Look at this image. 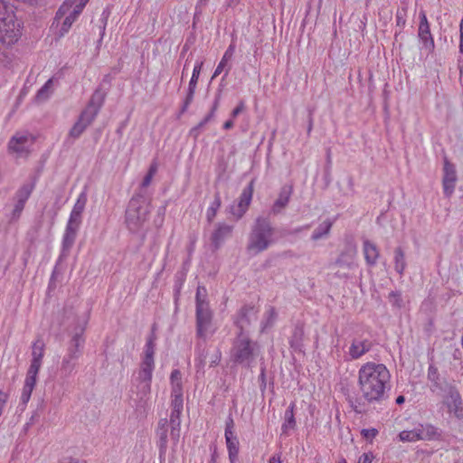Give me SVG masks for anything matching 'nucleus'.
<instances>
[{"label": "nucleus", "instance_id": "obj_1", "mask_svg": "<svg viewBox=\"0 0 463 463\" xmlns=\"http://www.w3.org/2000/svg\"><path fill=\"white\" fill-rule=\"evenodd\" d=\"M391 374L383 364L367 362L358 371L360 397L348 395L347 402L357 414L368 411V406L382 405L389 399Z\"/></svg>", "mask_w": 463, "mask_h": 463}, {"label": "nucleus", "instance_id": "obj_2", "mask_svg": "<svg viewBox=\"0 0 463 463\" xmlns=\"http://www.w3.org/2000/svg\"><path fill=\"white\" fill-rule=\"evenodd\" d=\"M275 229L268 217L256 218L249 233L246 251L250 256H256L273 244L272 239Z\"/></svg>", "mask_w": 463, "mask_h": 463}, {"label": "nucleus", "instance_id": "obj_3", "mask_svg": "<svg viewBox=\"0 0 463 463\" xmlns=\"http://www.w3.org/2000/svg\"><path fill=\"white\" fill-rule=\"evenodd\" d=\"M259 353L258 343L251 340L248 334L236 333L231 349V359L234 364L250 368Z\"/></svg>", "mask_w": 463, "mask_h": 463}, {"label": "nucleus", "instance_id": "obj_4", "mask_svg": "<svg viewBox=\"0 0 463 463\" xmlns=\"http://www.w3.org/2000/svg\"><path fill=\"white\" fill-rule=\"evenodd\" d=\"M85 324L86 322L81 325L79 324L74 329L73 335L67 349V354L63 356L60 367V375L62 379H66L71 375L77 366L78 360L82 354L83 345L85 342L83 337Z\"/></svg>", "mask_w": 463, "mask_h": 463}, {"label": "nucleus", "instance_id": "obj_5", "mask_svg": "<svg viewBox=\"0 0 463 463\" xmlns=\"http://www.w3.org/2000/svg\"><path fill=\"white\" fill-rule=\"evenodd\" d=\"M150 203L141 194H135L126 211V223L130 232H136L146 222L150 213Z\"/></svg>", "mask_w": 463, "mask_h": 463}, {"label": "nucleus", "instance_id": "obj_6", "mask_svg": "<svg viewBox=\"0 0 463 463\" xmlns=\"http://www.w3.org/2000/svg\"><path fill=\"white\" fill-rule=\"evenodd\" d=\"M22 23L14 14H6L0 18V42L6 45L14 44L22 35Z\"/></svg>", "mask_w": 463, "mask_h": 463}, {"label": "nucleus", "instance_id": "obj_7", "mask_svg": "<svg viewBox=\"0 0 463 463\" xmlns=\"http://www.w3.org/2000/svg\"><path fill=\"white\" fill-rule=\"evenodd\" d=\"M213 314L209 304H198L196 307V335L205 339L212 324Z\"/></svg>", "mask_w": 463, "mask_h": 463}, {"label": "nucleus", "instance_id": "obj_8", "mask_svg": "<svg viewBox=\"0 0 463 463\" xmlns=\"http://www.w3.org/2000/svg\"><path fill=\"white\" fill-rule=\"evenodd\" d=\"M254 182L255 180L252 179L242 190L238 204L236 206H231L230 213L235 217L236 221L240 220L245 214L250 204L254 191Z\"/></svg>", "mask_w": 463, "mask_h": 463}, {"label": "nucleus", "instance_id": "obj_9", "mask_svg": "<svg viewBox=\"0 0 463 463\" xmlns=\"http://www.w3.org/2000/svg\"><path fill=\"white\" fill-rule=\"evenodd\" d=\"M442 170H443V176H442L443 192L447 197H450L454 194L456 184L458 181L456 166L447 157H444V164H443Z\"/></svg>", "mask_w": 463, "mask_h": 463}, {"label": "nucleus", "instance_id": "obj_10", "mask_svg": "<svg viewBox=\"0 0 463 463\" xmlns=\"http://www.w3.org/2000/svg\"><path fill=\"white\" fill-rule=\"evenodd\" d=\"M444 393V403L448 407L449 411L453 412L454 415L458 419L463 418L462 399L457 387L455 385L447 387Z\"/></svg>", "mask_w": 463, "mask_h": 463}, {"label": "nucleus", "instance_id": "obj_11", "mask_svg": "<svg viewBox=\"0 0 463 463\" xmlns=\"http://www.w3.org/2000/svg\"><path fill=\"white\" fill-rule=\"evenodd\" d=\"M107 95V90H103L102 87H98L94 90L93 94L90 97V99L88 102L87 107L83 110L84 115H89L90 118H96L104 104Z\"/></svg>", "mask_w": 463, "mask_h": 463}, {"label": "nucleus", "instance_id": "obj_12", "mask_svg": "<svg viewBox=\"0 0 463 463\" xmlns=\"http://www.w3.org/2000/svg\"><path fill=\"white\" fill-rule=\"evenodd\" d=\"M168 432L170 433V426L168 425L167 419H160L156 430V436L157 439L156 445L158 447L159 458L161 461L165 460V458L168 442Z\"/></svg>", "mask_w": 463, "mask_h": 463}, {"label": "nucleus", "instance_id": "obj_13", "mask_svg": "<svg viewBox=\"0 0 463 463\" xmlns=\"http://www.w3.org/2000/svg\"><path fill=\"white\" fill-rule=\"evenodd\" d=\"M256 319V312L253 306L245 305L238 312L234 325L238 329L237 333L247 334L251 321Z\"/></svg>", "mask_w": 463, "mask_h": 463}, {"label": "nucleus", "instance_id": "obj_14", "mask_svg": "<svg viewBox=\"0 0 463 463\" xmlns=\"http://www.w3.org/2000/svg\"><path fill=\"white\" fill-rule=\"evenodd\" d=\"M292 193V184H286L280 188L278 198L275 200L270 209V213L273 215H278L285 210L290 201Z\"/></svg>", "mask_w": 463, "mask_h": 463}, {"label": "nucleus", "instance_id": "obj_15", "mask_svg": "<svg viewBox=\"0 0 463 463\" xmlns=\"http://www.w3.org/2000/svg\"><path fill=\"white\" fill-rule=\"evenodd\" d=\"M233 226L224 222H218L211 235V241L214 250H218L224 241L232 236Z\"/></svg>", "mask_w": 463, "mask_h": 463}, {"label": "nucleus", "instance_id": "obj_16", "mask_svg": "<svg viewBox=\"0 0 463 463\" xmlns=\"http://www.w3.org/2000/svg\"><path fill=\"white\" fill-rule=\"evenodd\" d=\"M373 347V342L369 339L354 338L349 347L348 354L352 359L356 360L369 352Z\"/></svg>", "mask_w": 463, "mask_h": 463}, {"label": "nucleus", "instance_id": "obj_17", "mask_svg": "<svg viewBox=\"0 0 463 463\" xmlns=\"http://www.w3.org/2000/svg\"><path fill=\"white\" fill-rule=\"evenodd\" d=\"M428 380L431 383V391L446 392L447 387H451L453 384L448 383L445 379H442L439 373L438 368L434 364H430L428 368Z\"/></svg>", "mask_w": 463, "mask_h": 463}, {"label": "nucleus", "instance_id": "obj_18", "mask_svg": "<svg viewBox=\"0 0 463 463\" xmlns=\"http://www.w3.org/2000/svg\"><path fill=\"white\" fill-rule=\"evenodd\" d=\"M182 411L173 410L170 414L168 425L170 426V439L174 446H176L181 433V416Z\"/></svg>", "mask_w": 463, "mask_h": 463}, {"label": "nucleus", "instance_id": "obj_19", "mask_svg": "<svg viewBox=\"0 0 463 463\" xmlns=\"http://www.w3.org/2000/svg\"><path fill=\"white\" fill-rule=\"evenodd\" d=\"M94 118H90L89 115L85 116L84 112L82 111L78 120L71 128L69 136L74 139L79 138L80 135L86 130V128L94 121Z\"/></svg>", "mask_w": 463, "mask_h": 463}, {"label": "nucleus", "instance_id": "obj_20", "mask_svg": "<svg viewBox=\"0 0 463 463\" xmlns=\"http://www.w3.org/2000/svg\"><path fill=\"white\" fill-rule=\"evenodd\" d=\"M196 357H195V368L197 373H204V366L206 364V359L209 354V351L206 347L205 342H198L196 344Z\"/></svg>", "mask_w": 463, "mask_h": 463}, {"label": "nucleus", "instance_id": "obj_21", "mask_svg": "<svg viewBox=\"0 0 463 463\" xmlns=\"http://www.w3.org/2000/svg\"><path fill=\"white\" fill-rule=\"evenodd\" d=\"M363 250L366 263L369 266H374L380 255L377 246L369 240H365L364 241Z\"/></svg>", "mask_w": 463, "mask_h": 463}, {"label": "nucleus", "instance_id": "obj_22", "mask_svg": "<svg viewBox=\"0 0 463 463\" xmlns=\"http://www.w3.org/2000/svg\"><path fill=\"white\" fill-rule=\"evenodd\" d=\"M303 340V326L300 324H297L293 329L292 335L289 338V345L295 352H302Z\"/></svg>", "mask_w": 463, "mask_h": 463}, {"label": "nucleus", "instance_id": "obj_23", "mask_svg": "<svg viewBox=\"0 0 463 463\" xmlns=\"http://www.w3.org/2000/svg\"><path fill=\"white\" fill-rule=\"evenodd\" d=\"M420 440L439 439L440 433L438 429L430 424H420L417 427Z\"/></svg>", "mask_w": 463, "mask_h": 463}, {"label": "nucleus", "instance_id": "obj_24", "mask_svg": "<svg viewBox=\"0 0 463 463\" xmlns=\"http://www.w3.org/2000/svg\"><path fill=\"white\" fill-rule=\"evenodd\" d=\"M418 36L422 42L423 46L430 52H433L435 48L434 40L430 33V26H419Z\"/></svg>", "mask_w": 463, "mask_h": 463}, {"label": "nucleus", "instance_id": "obj_25", "mask_svg": "<svg viewBox=\"0 0 463 463\" xmlns=\"http://www.w3.org/2000/svg\"><path fill=\"white\" fill-rule=\"evenodd\" d=\"M78 229L66 226V230L62 238V254L70 251L74 244Z\"/></svg>", "mask_w": 463, "mask_h": 463}, {"label": "nucleus", "instance_id": "obj_26", "mask_svg": "<svg viewBox=\"0 0 463 463\" xmlns=\"http://www.w3.org/2000/svg\"><path fill=\"white\" fill-rule=\"evenodd\" d=\"M295 407L296 404L294 402H291L285 411V421L281 427L283 433H287L288 430H294L296 427V420L294 416Z\"/></svg>", "mask_w": 463, "mask_h": 463}, {"label": "nucleus", "instance_id": "obj_27", "mask_svg": "<svg viewBox=\"0 0 463 463\" xmlns=\"http://www.w3.org/2000/svg\"><path fill=\"white\" fill-rule=\"evenodd\" d=\"M234 51H235V44L232 43L229 45V47L227 48V50L225 51V52H224V54H223V56L222 58L221 61L217 65V67H216V69H215V71L213 72V75L212 77V80L214 79L215 77H217L219 74L222 73V71H223V69L227 65V62L232 58Z\"/></svg>", "mask_w": 463, "mask_h": 463}, {"label": "nucleus", "instance_id": "obj_28", "mask_svg": "<svg viewBox=\"0 0 463 463\" xmlns=\"http://www.w3.org/2000/svg\"><path fill=\"white\" fill-rule=\"evenodd\" d=\"M154 368L155 364L142 362L137 377L138 383H151Z\"/></svg>", "mask_w": 463, "mask_h": 463}, {"label": "nucleus", "instance_id": "obj_29", "mask_svg": "<svg viewBox=\"0 0 463 463\" xmlns=\"http://www.w3.org/2000/svg\"><path fill=\"white\" fill-rule=\"evenodd\" d=\"M27 141L28 137L26 136H14L8 143V148L15 153L21 154L25 151L24 145Z\"/></svg>", "mask_w": 463, "mask_h": 463}, {"label": "nucleus", "instance_id": "obj_30", "mask_svg": "<svg viewBox=\"0 0 463 463\" xmlns=\"http://www.w3.org/2000/svg\"><path fill=\"white\" fill-rule=\"evenodd\" d=\"M333 222L330 220H326L322 223H320L313 232L311 235V239L313 241H318L322 239L324 236L327 235L332 228Z\"/></svg>", "mask_w": 463, "mask_h": 463}, {"label": "nucleus", "instance_id": "obj_31", "mask_svg": "<svg viewBox=\"0 0 463 463\" xmlns=\"http://www.w3.org/2000/svg\"><path fill=\"white\" fill-rule=\"evenodd\" d=\"M406 268L405 253L402 247L394 250V269L400 275L403 274Z\"/></svg>", "mask_w": 463, "mask_h": 463}, {"label": "nucleus", "instance_id": "obj_32", "mask_svg": "<svg viewBox=\"0 0 463 463\" xmlns=\"http://www.w3.org/2000/svg\"><path fill=\"white\" fill-rule=\"evenodd\" d=\"M35 181L31 184H24L22 185L15 194L17 201L25 203L33 191Z\"/></svg>", "mask_w": 463, "mask_h": 463}, {"label": "nucleus", "instance_id": "obj_33", "mask_svg": "<svg viewBox=\"0 0 463 463\" xmlns=\"http://www.w3.org/2000/svg\"><path fill=\"white\" fill-rule=\"evenodd\" d=\"M79 15H80L79 11L73 10L72 12H71L69 14V15H67L65 17V19L62 22V24L61 26L60 32H59L60 37H62L65 33H67L69 32L72 24L76 21V19L78 18Z\"/></svg>", "mask_w": 463, "mask_h": 463}, {"label": "nucleus", "instance_id": "obj_34", "mask_svg": "<svg viewBox=\"0 0 463 463\" xmlns=\"http://www.w3.org/2000/svg\"><path fill=\"white\" fill-rule=\"evenodd\" d=\"M221 204H222L221 196H220V194L217 192L214 194L213 202L211 203L210 207L207 209L206 219H207L208 222H212L214 220L217 211L221 207Z\"/></svg>", "mask_w": 463, "mask_h": 463}, {"label": "nucleus", "instance_id": "obj_35", "mask_svg": "<svg viewBox=\"0 0 463 463\" xmlns=\"http://www.w3.org/2000/svg\"><path fill=\"white\" fill-rule=\"evenodd\" d=\"M222 98V89H219L215 94L214 101L213 103V106L209 111V113L201 120L203 125H206L208 122H210L212 119H213L215 116V112L218 109L220 100Z\"/></svg>", "mask_w": 463, "mask_h": 463}, {"label": "nucleus", "instance_id": "obj_36", "mask_svg": "<svg viewBox=\"0 0 463 463\" xmlns=\"http://www.w3.org/2000/svg\"><path fill=\"white\" fill-rule=\"evenodd\" d=\"M52 86V79H49L43 86L37 91L35 95V101L43 102L49 99L51 89Z\"/></svg>", "mask_w": 463, "mask_h": 463}, {"label": "nucleus", "instance_id": "obj_37", "mask_svg": "<svg viewBox=\"0 0 463 463\" xmlns=\"http://www.w3.org/2000/svg\"><path fill=\"white\" fill-rule=\"evenodd\" d=\"M45 344L43 340L39 337L32 345V358L43 360L44 355Z\"/></svg>", "mask_w": 463, "mask_h": 463}, {"label": "nucleus", "instance_id": "obj_38", "mask_svg": "<svg viewBox=\"0 0 463 463\" xmlns=\"http://www.w3.org/2000/svg\"><path fill=\"white\" fill-rule=\"evenodd\" d=\"M399 439L401 441H417L420 440L419 432L417 427L411 430H402L399 433Z\"/></svg>", "mask_w": 463, "mask_h": 463}, {"label": "nucleus", "instance_id": "obj_39", "mask_svg": "<svg viewBox=\"0 0 463 463\" xmlns=\"http://www.w3.org/2000/svg\"><path fill=\"white\" fill-rule=\"evenodd\" d=\"M156 349V343H152L151 341H146L144 351V357L142 362H146L150 364H155L154 362V354Z\"/></svg>", "mask_w": 463, "mask_h": 463}, {"label": "nucleus", "instance_id": "obj_40", "mask_svg": "<svg viewBox=\"0 0 463 463\" xmlns=\"http://www.w3.org/2000/svg\"><path fill=\"white\" fill-rule=\"evenodd\" d=\"M228 452H239V439L235 434L224 435Z\"/></svg>", "mask_w": 463, "mask_h": 463}, {"label": "nucleus", "instance_id": "obj_41", "mask_svg": "<svg viewBox=\"0 0 463 463\" xmlns=\"http://www.w3.org/2000/svg\"><path fill=\"white\" fill-rule=\"evenodd\" d=\"M86 203H87V194L85 192H82L80 194V195L72 208V212L79 213L82 214V213L85 209Z\"/></svg>", "mask_w": 463, "mask_h": 463}, {"label": "nucleus", "instance_id": "obj_42", "mask_svg": "<svg viewBox=\"0 0 463 463\" xmlns=\"http://www.w3.org/2000/svg\"><path fill=\"white\" fill-rule=\"evenodd\" d=\"M75 0H66L58 9L55 14V20L61 19L74 5Z\"/></svg>", "mask_w": 463, "mask_h": 463}, {"label": "nucleus", "instance_id": "obj_43", "mask_svg": "<svg viewBox=\"0 0 463 463\" xmlns=\"http://www.w3.org/2000/svg\"><path fill=\"white\" fill-rule=\"evenodd\" d=\"M156 171H157V164L156 162H153L150 165L149 169L141 183L142 187H147L150 184L152 178L155 175V174L156 173Z\"/></svg>", "mask_w": 463, "mask_h": 463}, {"label": "nucleus", "instance_id": "obj_44", "mask_svg": "<svg viewBox=\"0 0 463 463\" xmlns=\"http://www.w3.org/2000/svg\"><path fill=\"white\" fill-rule=\"evenodd\" d=\"M203 64V61L197 62L195 64V66L193 70V74H192L191 80L189 81V85H188L189 88L196 89L197 81L199 79V75H200Z\"/></svg>", "mask_w": 463, "mask_h": 463}, {"label": "nucleus", "instance_id": "obj_45", "mask_svg": "<svg viewBox=\"0 0 463 463\" xmlns=\"http://www.w3.org/2000/svg\"><path fill=\"white\" fill-rule=\"evenodd\" d=\"M137 388L139 399L143 400L146 398L151 392V383H138Z\"/></svg>", "mask_w": 463, "mask_h": 463}, {"label": "nucleus", "instance_id": "obj_46", "mask_svg": "<svg viewBox=\"0 0 463 463\" xmlns=\"http://www.w3.org/2000/svg\"><path fill=\"white\" fill-rule=\"evenodd\" d=\"M207 290L203 286H198L195 294V303L198 304H209L206 300Z\"/></svg>", "mask_w": 463, "mask_h": 463}, {"label": "nucleus", "instance_id": "obj_47", "mask_svg": "<svg viewBox=\"0 0 463 463\" xmlns=\"http://www.w3.org/2000/svg\"><path fill=\"white\" fill-rule=\"evenodd\" d=\"M389 300L392 306L401 308L403 306L402 293L400 291H392L389 293Z\"/></svg>", "mask_w": 463, "mask_h": 463}, {"label": "nucleus", "instance_id": "obj_48", "mask_svg": "<svg viewBox=\"0 0 463 463\" xmlns=\"http://www.w3.org/2000/svg\"><path fill=\"white\" fill-rule=\"evenodd\" d=\"M334 265L351 269L353 266V261L348 260L347 255L345 253H341L339 257L334 262Z\"/></svg>", "mask_w": 463, "mask_h": 463}, {"label": "nucleus", "instance_id": "obj_49", "mask_svg": "<svg viewBox=\"0 0 463 463\" xmlns=\"http://www.w3.org/2000/svg\"><path fill=\"white\" fill-rule=\"evenodd\" d=\"M80 222H81V213H75V212L71 211L67 226L79 229Z\"/></svg>", "mask_w": 463, "mask_h": 463}, {"label": "nucleus", "instance_id": "obj_50", "mask_svg": "<svg viewBox=\"0 0 463 463\" xmlns=\"http://www.w3.org/2000/svg\"><path fill=\"white\" fill-rule=\"evenodd\" d=\"M378 430L375 428L363 429L361 430L362 437L370 442H372V440L378 435Z\"/></svg>", "mask_w": 463, "mask_h": 463}, {"label": "nucleus", "instance_id": "obj_51", "mask_svg": "<svg viewBox=\"0 0 463 463\" xmlns=\"http://www.w3.org/2000/svg\"><path fill=\"white\" fill-rule=\"evenodd\" d=\"M171 407L173 410L183 411L184 400L183 396H171Z\"/></svg>", "mask_w": 463, "mask_h": 463}, {"label": "nucleus", "instance_id": "obj_52", "mask_svg": "<svg viewBox=\"0 0 463 463\" xmlns=\"http://www.w3.org/2000/svg\"><path fill=\"white\" fill-rule=\"evenodd\" d=\"M36 378L37 373L27 372L24 386L33 389L36 384Z\"/></svg>", "mask_w": 463, "mask_h": 463}, {"label": "nucleus", "instance_id": "obj_53", "mask_svg": "<svg viewBox=\"0 0 463 463\" xmlns=\"http://www.w3.org/2000/svg\"><path fill=\"white\" fill-rule=\"evenodd\" d=\"M222 359V353L219 348H215L214 352L211 355L210 366H217Z\"/></svg>", "mask_w": 463, "mask_h": 463}, {"label": "nucleus", "instance_id": "obj_54", "mask_svg": "<svg viewBox=\"0 0 463 463\" xmlns=\"http://www.w3.org/2000/svg\"><path fill=\"white\" fill-rule=\"evenodd\" d=\"M42 363H43V360H41V359L32 358L31 364L28 368L27 372L38 374L40 368L42 366Z\"/></svg>", "mask_w": 463, "mask_h": 463}, {"label": "nucleus", "instance_id": "obj_55", "mask_svg": "<svg viewBox=\"0 0 463 463\" xmlns=\"http://www.w3.org/2000/svg\"><path fill=\"white\" fill-rule=\"evenodd\" d=\"M171 384L182 383V373L180 370L175 369L172 371L170 375Z\"/></svg>", "mask_w": 463, "mask_h": 463}, {"label": "nucleus", "instance_id": "obj_56", "mask_svg": "<svg viewBox=\"0 0 463 463\" xmlns=\"http://www.w3.org/2000/svg\"><path fill=\"white\" fill-rule=\"evenodd\" d=\"M33 389H32V388L24 386L22 395H21V402L23 404L25 405L29 402L32 392H33Z\"/></svg>", "mask_w": 463, "mask_h": 463}, {"label": "nucleus", "instance_id": "obj_57", "mask_svg": "<svg viewBox=\"0 0 463 463\" xmlns=\"http://www.w3.org/2000/svg\"><path fill=\"white\" fill-rule=\"evenodd\" d=\"M111 81H112V77L110 76V74H106L103 77L102 81L100 82L99 87H102L103 90H107V92H109V90L111 87Z\"/></svg>", "mask_w": 463, "mask_h": 463}, {"label": "nucleus", "instance_id": "obj_58", "mask_svg": "<svg viewBox=\"0 0 463 463\" xmlns=\"http://www.w3.org/2000/svg\"><path fill=\"white\" fill-rule=\"evenodd\" d=\"M234 428V421L232 417H228L226 423H225V431L224 435H232L234 434L233 432Z\"/></svg>", "mask_w": 463, "mask_h": 463}, {"label": "nucleus", "instance_id": "obj_59", "mask_svg": "<svg viewBox=\"0 0 463 463\" xmlns=\"http://www.w3.org/2000/svg\"><path fill=\"white\" fill-rule=\"evenodd\" d=\"M171 387H172L171 396H183V384L182 383L171 384Z\"/></svg>", "mask_w": 463, "mask_h": 463}, {"label": "nucleus", "instance_id": "obj_60", "mask_svg": "<svg viewBox=\"0 0 463 463\" xmlns=\"http://www.w3.org/2000/svg\"><path fill=\"white\" fill-rule=\"evenodd\" d=\"M245 109V104L243 100H241L237 107L232 111L231 117L234 118L239 116Z\"/></svg>", "mask_w": 463, "mask_h": 463}, {"label": "nucleus", "instance_id": "obj_61", "mask_svg": "<svg viewBox=\"0 0 463 463\" xmlns=\"http://www.w3.org/2000/svg\"><path fill=\"white\" fill-rule=\"evenodd\" d=\"M405 11H398L396 14V24L397 26L403 27L405 25Z\"/></svg>", "mask_w": 463, "mask_h": 463}, {"label": "nucleus", "instance_id": "obj_62", "mask_svg": "<svg viewBox=\"0 0 463 463\" xmlns=\"http://www.w3.org/2000/svg\"><path fill=\"white\" fill-rule=\"evenodd\" d=\"M194 93H195V89L188 87L186 97H185V99H184L183 103L185 104V105L190 106L191 103L194 100Z\"/></svg>", "mask_w": 463, "mask_h": 463}, {"label": "nucleus", "instance_id": "obj_63", "mask_svg": "<svg viewBox=\"0 0 463 463\" xmlns=\"http://www.w3.org/2000/svg\"><path fill=\"white\" fill-rule=\"evenodd\" d=\"M194 93H195V89L188 87L186 97H185V99H184L183 103L185 104V105L190 106L191 103L194 100Z\"/></svg>", "mask_w": 463, "mask_h": 463}, {"label": "nucleus", "instance_id": "obj_64", "mask_svg": "<svg viewBox=\"0 0 463 463\" xmlns=\"http://www.w3.org/2000/svg\"><path fill=\"white\" fill-rule=\"evenodd\" d=\"M373 454L372 452L364 453L358 460V463H372L373 459Z\"/></svg>", "mask_w": 463, "mask_h": 463}]
</instances>
